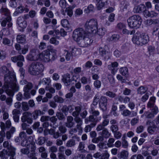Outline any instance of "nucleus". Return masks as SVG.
<instances>
[{
  "label": "nucleus",
  "instance_id": "nucleus-1",
  "mask_svg": "<svg viewBox=\"0 0 159 159\" xmlns=\"http://www.w3.org/2000/svg\"><path fill=\"white\" fill-rule=\"evenodd\" d=\"M5 74L3 87L6 89L7 94L10 96H13L14 92L19 91V87L16 84V80L14 72L13 70H3Z\"/></svg>",
  "mask_w": 159,
  "mask_h": 159
},
{
  "label": "nucleus",
  "instance_id": "nucleus-2",
  "mask_svg": "<svg viewBox=\"0 0 159 159\" xmlns=\"http://www.w3.org/2000/svg\"><path fill=\"white\" fill-rule=\"evenodd\" d=\"M21 145L23 147H30V152L28 155V157H31L35 155L36 147L32 137L30 136L27 139L23 140Z\"/></svg>",
  "mask_w": 159,
  "mask_h": 159
},
{
  "label": "nucleus",
  "instance_id": "nucleus-3",
  "mask_svg": "<svg viewBox=\"0 0 159 159\" xmlns=\"http://www.w3.org/2000/svg\"><path fill=\"white\" fill-rule=\"evenodd\" d=\"M127 22L130 28L137 29L140 26L142 19L139 15H134L129 18Z\"/></svg>",
  "mask_w": 159,
  "mask_h": 159
},
{
  "label": "nucleus",
  "instance_id": "nucleus-4",
  "mask_svg": "<svg viewBox=\"0 0 159 159\" xmlns=\"http://www.w3.org/2000/svg\"><path fill=\"white\" fill-rule=\"evenodd\" d=\"M86 29L90 34L96 33L98 29V22L96 19H91L87 21L85 25Z\"/></svg>",
  "mask_w": 159,
  "mask_h": 159
},
{
  "label": "nucleus",
  "instance_id": "nucleus-5",
  "mask_svg": "<svg viewBox=\"0 0 159 159\" xmlns=\"http://www.w3.org/2000/svg\"><path fill=\"white\" fill-rule=\"evenodd\" d=\"M56 50H53V52L52 54H50L48 50H45L39 53V59L41 60L48 62L50 60H54L56 58Z\"/></svg>",
  "mask_w": 159,
  "mask_h": 159
},
{
  "label": "nucleus",
  "instance_id": "nucleus-6",
  "mask_svg": "<svg viewBox=\"0 0 159 159\" xmlns=\"http://www.w3.org/2000/svg\"><path fill=\"white\" fill-rule=\"evenodd\" d=\"M92 35L91 34L86 33L77 43L81 47H87L90 45L93 42V40L91 38Z\"/></svg>",
  "mask_w": 159,
  "mask_h": 159
},
{
  "label": "nucleus",
  "instance_id": "nucleus-7",
  "mask_svg": "<svg viewBox=\"0 0 159 159\" xmlns=\"http://www.w3.org/2000/svg\"><path fill=\"white\" fill-rule=\"evenodd\" d=\"M87 33L82 28H79L75 29L73 32L72 37L78 43Z\"/></svg>",
  "mask_w": 159,
  "mask_h": 159
},
{
  "label": "nucleus",
  "instance_id": "nucleus-8",
  "mask_svg": "<svg viewBox=\"0 0 159 159\" xmlns=\"http://www.w3.org/2000/svg\"><path fill=\"white\" fill-rule=\"evenodd\" d=\"M146 124L148 125V131L151 134H153L156 131L157 129L159 128V125L154 120H148L146 122Z\"/></svg>",
  "mask_w": 159,
  "mask_h": 159
},
{
  "label": "nucleus",
  "instance_id": "nucleus-9",
  "mask_svg": "<svg viewBox=\"0 0 159 159\" xmlns=\"http://www.w3.org/2000/svg\"><path fill=\"white\" fill-rule=\"evenodd\" d=\"M77 78L76 75H73L71 78L70 75L66 74L63 76L62 81L66 86H69L73 81H76Z\"/></svg>",
  "mask_w": 159,
  "mask_h": 159
},
{
  "label": "nucleus",
  "instance_id": "nucleus-10",
  "mask_svg": "<svg viewBox=\"0 0 159 159\" xmlns=\"http://www.w3.org/2000/svg\"><path fill=\"white\" fill-rule=\"evenodd\" d=\"M39 53L38 50L33 49L31 50L30 54L27 55V58L30 61H36L39 59Z\"/></svg>",
  "mask_w": 159,
  "mask_h": 159
},
{
  "label": "nucleus",
  "instance_id": "nucleus-11",
  "mask_svg": "<svg viewBox=\"0 0 159 159\" xmlns=\"http://www.w3.org/2000/svg\"><path fill=\"white\" fill-rule=\"evenodd\" d=\"M32 114L30 112H25L22 114L21 118V121L23 122L26 121L28 123L31 124L33 122L32 118L31 117Z\"/></svg>",
  "mask_w": 159,
  "mask_h": 159
},
{
  "label": "nucleus",
  "instance_id": "nucleus-12",
  "mask_svg": "<svg viewBox=\"0 0 159 159\" xmlns=\"http://www.w3.org/2000/svg\"><path fill=\"white\" fill-rule=\"evenodd\" d=\"M107 98L105 96H102L100 98L99 107L103 111H105L107 110Z\"/></svg>",
  "mask_w": 159,
  "mask_h": 159
},
{
  "label": "nucleus",
  "instance_id": "nucleus-13",
  "mask_svg": "<svg viewBox=\"0 0 159 159\" xmlns=\"http://www.w3.org/2000/svg\"><path fill=\"white\" fill-rule=\"evenodd\" d=\"M109 154L107 151L101 154L100 152H96L93 155V157L97 159H108Z\"/></svg>",
  "mask_w": 159,
  "mask_h": 159
},
{
  "label": "nucleus",
  "instance_id": "nucleus-14",
  "mask_svg": "<svg viewBox=\"0 0 159 159\" xmlns=\"http://www.w3.org/2000/svg\"><path fill=\"white\" fill-rule=\"evenodd\" d=\"M74 120L77 123L76 127L78 130L79 134L80 135L83 132V128L81 126L83 124L82 120L79 117H76Z\"/></svg>",
  "mask_w": 159,
  "mask_h": 159
},
{
  "label": "nucleus",
  "instance_id": "nucleus-15",
  "mask_svg": "<svg viewBox=\"0 0 159 159\" xmlns=\"http://www.w3.org/2000/svg\"><path fill=\"white\" fill-rule=\"evenodd\" d=\"M29 11V9L27 7H25L22 5H20L16 9V11L13 13V15L15 16H17L19 14L23 13L24 11H25V12L27 13Z\"/></svg>",
  "mask_w": 159,
  "mask_h": 159
},
{
  "label": "nucleus",
  "instance_id": "nucleus-16",
  "mask_svg": "<svg viewBox=\"0 0 159 159\" xmlns=\"http://www.w3.org/2000/svg\"><path fill=\"white\" fill-rule=\"evenodd\" d=\"M141 45L147 43L149 40V37L147 34L143 33L140 34Z\"/></svg>",
  "mask_w": 159,
  "mask_h": 159
},
{
  "label": "nucleus",
  "instance_id": "nucleus-17",
  "mask_svg": "<svg viewBox=\"0 0 159 159\" xmlns=\"http://www.w3.org/2000/svg\"><path fill=\"white\" fill-rule=\"evenodd\" d=\"M17 22L19 26L22 28H25L27 26L26 22L24 20L22 16H20L18 17Z\"/></svg>",
  "mask_w": 159,
  "mask_h": 159
},
{
  "label": "nucleus",
  "instance_id": "nucleus-18",
  "mask_svg": "<svg viewBox=\"0 0 159 159\" xmlns=\"http://www.w3.org/2000/svg\"><path fill=\"white\" fill-rule=\"evenodd\" d=\"M16 148L12 146H11L8 148L7 155L10 157V159H16L14 157L16 155Z\"/></svg>",
  "mask_w": 159,
  "mask_h": 159
},
{
  "label": "nucleus",
  "instance_id": "nucleus-19",
  "mask_svg": "<svg viewBox=\"0 0 159 159\" xmlns=\"http://www.w3.org/2000/svg\"><path fill=\"white\" fill-rule=\"evenodd\" d=\"M12 113L14 121L16 122H18L19 120V115L20 114V111L18 109H15L12 110Z\"/></svg>",
  "mask_w": 159,
  "mask_h": 159
},
{
  "label": "nucleus",
  "instance_id": "nucleus-20",
  "mask_svg": "<svg viewBox=\"0 0 159 159\" xmlns=\"http://www.w3.org/2000/svg\"><path fill=\"white\" fill-rule=\"evenodd\" d=\"M101 119V116L95 118L92 115L90 116L89 117L85 119V123L87 124H88L89 122L94 123L93 122L95 121L96 122H97L100 121Z\"/></svg>",
  "mask_w": 159,
  "mask_h": 159
},
{
  "label": "nucleus",
  "instance_id": "nucleus-21",
  "mask_svg": "<svg viewBox=\"0 0 159 159\" xmlns=\"http://www.w3.org/2000/svg\"><path fill=\"white\" fill-rule=\"evenodd\" d=\"M129 155V153L128 151L124 150L118 154L117 157L120 159H127Z\"/></svg>",
  "mask_w": 159,
  "mask_h": 159
},
{
  "label": "nucleus",
  "instance_id": "nucleus-22",
  "mask_svg": "<svg viewBox=\"0 0 159 159\" xmlns=\"http://www.w3.org/2000/svg\"><path fill=\"white\" fill-rule=\"evenodd\" d=\"M73 120V118L72 116H68L67 118V121L66 123V126L69 128L72 127L75 124Z\"/></svg>",
  "mask_w": 159,
  "mask_h": 159
},
{
  "label": "nucleus",
  "instance_id": "nucleus-23",
  "mask_svg": "<svg viewBox=\"0 0 159 159\" xmlns=\"http://www.w3.org/2000/svg\"><path fill=\"white\" fill-rule=\"evenodd\" d=\"M146 9V7L143 4H140L135 6L134 9V11L135 13H140Z\"/></svg>",
  "mask_w": 159,
  "mask_h": 159
},
{
  "label": "nucleus",
  "instance_id": "nucleus-24",
  "mask_svg": "<svg viewBox=\"0 0 159 159\" xmlns=\"http://www.w3.org/2000/svg\"><path fill=\"white\" fill-rule=\"evenodd\" d=\"M140 34L136 33L132 38V41L133 43L137 45H141Z\"/></svg>",
  "mask_w": 159,
  "mask_h": 159
},
{
  "label": "nucleus",
  "instance_id": "nucleus-25",
  "mask_svg": "<svg viewBox=\"0 0 159 159\" xmlns=\"http://www.w3.org/2000/svg\"><path fill=\"white\" fill-rule=\"evenodd\" d=\"M43 4L45 7H48L50 5V0H38L37 4L38 5L42 6Z\"/></svg>",
  "mask_w": 159,
  "mask_h": 159
},
{
  "label": "nucleus",
  "instance_id": "nucleus-26",
  "mask_svg": "<svg viewBox=\"0 0 159 159\" xmlns=\"http://www.w3.org/2000/svg\"><path fill=\"white\" fill-rule=\"evenodd\" d=\"M147 90L148 88L147 87L142 86L137 89V93L140 95H142L146 93Z\"/></svg>",
  "mask_w": 159,
  "mask_h": 159
},
{
  "label": "nucleus",
  "instance_id": "nucleus-27",
  "mask_svg": "<svg viewBox=\"0 0 159 159\" xmlns=\"http://www.w3.org/2000/svg\"><path fill=\"white\" fill-rule=\"evenodd\" d=\"M31 114L34 119H36L39 116L43 114V112L39 110H36Z\"/></svg>",
  "mask_w": 159,
  "mask_h": 159
},
{
  "label": "nucleus",
  "instance_id": "nucleus-28",
  "mask_svg": "<svg viewBox=\"0 0 159 159\" xmlns=\"http://www.w3.org/2000/svg\"><path fill=\"white\" fill-rule=\"evenodd\" d=\"M100 134L103 138H108L111 135V134L109 132L108 129L106 128L100 132Z\"/></svg>",
  "mask_w": 159,
  "mask_h": 159
},
{
  "label": "nucleus",
  "instance_id": "nucleus-29",
  "mask_svg": "<svg viewBox=\"0 0 159 159\" xmlns=\"http://www.w3.org/2000/svg\"><path fill=\"white\" fill-rule=\"evenodd\" d=\"M96 108L95 107H91L89 110V112L92 114V116H99L100 114V112L98 111H96L95 110Z\"/></svg>",
  "mask_w": 159,
  "mask_h": 159
},
{
  "label": "nucleus",
  "instance_id": "nucleus-30",
  "mask_svg": "<svg viewBox=\"0 0 159 159\" xmlns=\"http://www.w3.org/2000/svg\"><path fill=\"white\" fill-rule=\"evenodd\" d=\"M156 98L155 97H151L149 100V101L147 104V107L149 108H151L154 107L155 103V102Z\"/></svg>",
  "mask_w": 159,
  "mask_h": 159
},
{
  "label": "nucleus",
  "instance_id": "nucleus-31",
  "mask_svg": "<svg viewBox=\"0 0 159 159\" xmlns=\"http://www.w3.org/2000/svg\"><path fill=\"white\" fill-rule=\"evenodd\" d=\"M16 39L18 43H23L25 41V36L23 34L18 35Z\"/></svg>",
  "mask_w": 159,
  "mask_h": 159
},
{
  "label": "nucleus",
  "instance_id": "nucleus-32",
  "mask_svg": "<svg viewBox=\"0 0 159 159\" xmlns=\"http://www.w3.org/2000/svg\"><path fill=\"white\" fill-rule=\"evenodd\" d=\"M96 125V123H93L90 125L86 126L84 129V131L85 132L87 133L91 131V128L94 127Z\"/></svg>",
  "mask_w": 159,
  "mask_h": 159
},
{
  "label": "nucleus",
  "instance_id": "nucleus-33",
  "mask_svg": "<svg viewBox=\"0 0 159 159\" xmlns=\"http://www.w3.org/2000/svg\"><path fill=\"white\" fill-rule=\"evenodd\" d=\"M75 145V141L73 139H70L66 143L67 147H71Z\"/></svg>",
  "mask_w": 159,
  "mask_h": 159
},
{
  "label": "nucleus",
  "instance_id": "nucleus-34",
  "mask_svg": "<svg viewBox=\"0 0 159 159\" xmlns=\"http://www.w3.org/2000/svg\"><path fill=\"white\" fill-rule=\"evenodd\" d=\"M75 111L72 113V115L75 117H78L81 111V108L79 106L76 107H75Z\"/></svg>",
  "mask_w": 159,
  "mask_h": 159
},
{
  "label": "nucleus",
  "instance_id": "nucleus-35",
  "mask_svg": "<svg viewBox=\"0 0 159 159\" xmlns=\"http://www.w3.org/2000/svg\"><path fill=\"white\" fill-rule=\"evenodd\" d=\"M11 16L7 17L4 19L1 22V25L3 27H5L7 22H11Z\"/></svg>",
  "mask_w": 159,
  "mask_h": 159
},
{
  "label": "nucleus",
  "instance_id": "nucleus-36",
  "mask_svg": "<svg viewBox=\"0 0 159 159\" xmlns=\"http://www.w3.org/2000/svg\"><path fill=\"white\" fill-rule=\"evenodd\" d=\"M53 99L55 102L60 103H62L64 102L63 98L58 95L55 96L53 98Z\"/></svg>",
  "mask_w": 159,
  "mask_h": 159
},
{
  "label": "nucleus",
  "instance_id": "nucleus-37",
  "mask_svg": "<svg viewBox=\"0 0 159 159\" xmlns=\"http://www.w3.org/2000/svg\"><path fill=\"white\" fill-rule=\"evenodd\" d=\"M0 12L2 13H3L4 14L8 17L10 16V13L9 10L6 8L2 7L0 10Z\"/></svg>",
  "mask_w": 159,
  "mask_h": 159
},
{
  "label": "nucleus",
  "instance_id": "nucleus-38",
  "mask_svg": "<svg viewBox=\"0 0 159 159\" xmlns=\"http://www.w3.org/2000/svg\"><path fill=\"white\" fill-rule=\"evenodd\" d=\"M99 101V97L98 96L96 95L93 98V103L91 105V107H95L96 108V106L97 105L98 102Z\"/></svg>",
  "mask_w": 159,
  "mask_h": 159
},
{
  "label": "nucleus",
  "instance_id": "nucleus-39",
  "mask_svg": "<svg viewBox=\"0 0 159 159\" xmlns=\"http://www.w3.org/2000/svg\"><path fill=\"white\" fill-rule=\"evenodd\" d=\"M20 151L21 153L24 155H28V156L30 152V151L29 148L28 147L23 148L21 149Z\"/></svg>",
  "mask_w": 159,
  "mask_h": 159
},
{
  "label": "nucleus",
  "instance_id": "nucleus-40",
  "mask_svg": "<svg viewBox=\"0 0 159 159\" xmlns=\"http://www.w3.org/2000/svg\"><path fill=\"white\" fill-rule=\"evenodd\" d=\"M121 140L122 141L121 144L122 147L125 148H127L128 146V143L127 141L125 140V137H123Z\"/></svg>",
  "mask_w": 159,
  "mask_h": 159
},
{
  "label": "nucleus",
  "instance_id": "nucleus-41",
  "mask_svg": "<svg viewBox=\"0 0 159 159\" xmlns=\"http://www.w3.org/2000/svg\"><path fill=\"white\" fill-rule=\"evenodd\" d=\"M115 141V139L113 138H110L107 143V145L109 147H112L114 146V143Z\"/></svg>",
  "mask_w": 159,
  "mask_h": 159
},
{
  "label": "nucleus",
  "instance_id": "nucleus-42",
  "mask_svg": "<svg viewBox=\"0 0 159 159\" xmlns=\"http://www.w3.org/2000/svg\"><path fill=\"white\" fill-rule=\"evenodd\" d=\"M33 85L31 83H28V84L24 86L23 90L29 91V90L32 89Z\"/></svg>",
  "mask_w": 159,
  "mask_h": 159
},
{
  "label": "nucleus",
  "instance_id": "nucleus-43",
  "mask_svg": "<svg viewBox=\"0 0 159 159\" xmlns=\"http://www.w3.org/2000/svg\"><path fill=\"white\" fill-rule=\"evenodd\" d=\"M103 140L104 138L101 136H99L97 138L93 139L92 140V141L93 143H97L99 141H103Z\"/></svg>",
  "mask_w": 159,
  "mask_h": 159
},
{
  "label": "nucleus",
  "instance_id": "nucleus-44",
  "mask_svg": "<svg viewBox=\"0 0 159 159\" xmlns=\"http://www.w3.org/2000/svg\"><path fill=\"white\" fill-rule=\"evenodd\" d=\"M142 154L143 156L145 157L149 155L148 148V147L143 148L142 149Z\"/></svg>",
  "mask_w": 159,
  "mask_h": 159
},
{
  "label": "nucleus",
  "instance_id": "nucleus-45",
  "mask_svg": "<svg viewBox=\"0 0 159 159\" xmlns=\"http://www.w3.org/2000/svg\"><path fill=\"white\" fill-rule=\"evenodd\" d=\"M45 138L43 137H39L37 140V143L39 145H41L45 143Z\"/></svg>",
  "mask_w": 159,
  "mask_h": 159
},
{
  "label": "nucleus",
  "instance_id": "nucleus-46",
  "mask_svg": "<svg viewBox=\"0 0 159 159\" xmlns=\"http://www.w3.org/2000/svg\"><path fill=\"white\" fill-rule=\"evenodd\" d=\"M22 108V110L24 111H27L29 110V107L27 102H23L21 103Z\"/></svg>",
  "mask_w": 159,
  "mask_h": 159
},
{
  "label": "nucleus",
  "instance_id": "nucleus-47",
  "mask_svg": "<svg viewBox=\"0 0 159 159\" xmlns=\"http://www.w3.org/2000/svg\"><path fill=\"white\" fill-rule=\"evenodd\" d=\"M94 10V8L93 6L91 4L88 6L87 9H85L84 11H85L86 13H89L90 12L93 11Z\"/></svg>",
  "mask_w": 159,
  "mask_h": 159
},
{
  "label": "nucleus",
  "instance_id": "nucleus-48",
  "mask_svg": "<svg viewBox=\"0 0 159 159\" xmlns=\"http://www.w3.org/2000/svg\"><path fill=\"white\" fill-rule=\"evenodd\" d=\"M144 115L147 118H152L154 117V114L151 112H149L148 111L145 112L143 115L142 116L143 117Z\"/></svg>",
  "mask_w": 159,
  "mask_h": 159
},
{
  "label": "nucleus",
  "instance_id": "nucleus-49",
  "mask_svg": "<svg viewBox=\"0 0 159 159\" xmlns=\"http://www.w3.org/2000/svg\"><path fill=\"white\" fill-rule=\"evenodd\" d=\"M65 12L70 17L73 15V11L72 9L70 7L66 8L65 10Z\"/></svg>",
  "mask_w": 159,
  "mask_h": 159
},
{
  "label": "nucleus",
  "instance_id": "nucleus-50",
  "mask_svg": "<svg viewBox=\"0 0 159 159\" xmlns=\"http://www.w3.org/2000/svg\"><path fill=\"white\" fill-rule=\"evenodd\" d=\"M106 32L105 29L104 28H99L98 30L97 33L100 36H103L105 34V32Z\"/></svg>",
  "mask_w": 159,
  "mask_h": 159
},
{
  "label": "nucleus",
  "instance_id": "nucleus-51",
  "mask_svg": "<svg viewBox=\"0 0 159 159\" xmlns=\"http://www.w3.org/2000/svg\"><path fill=\"white\" fill-rule=\"evenodd\" d=\"M99 53L100 55L102 57H103L106 54V51L104 48L100 47L99 49Z\"/></svg>",
  "mask_w": 159,
  "mask_h": 159
},
{
  "label": "nucleus",
  "instance_id": "nucleus-52",
  "mask_svg": "<svg viewBox=\"0 0 159 159\" xmlns=\"http://www.w3.org/2000/svg\"><path fill=\"white\" fill-rule=\"evenodd\" d=\"M50 43L57 45L59 44V41L56 39V38L54 37L51 38L49 40Z\"/></svg>",
  "mask_w": 159,
  "mask_h": 159
},
{
  "label": "nucleus",
  "instance_id": "nucleus-53",
  "mask_svg": "<svg viewBox=\"0 0 159 159\" xmlns=\"http://www.w3.org/2000/svg\"><path fill=\"white\" fill-rule=\"evenodd\" d=\"M108 78L111 86H113L115 84V81L114 78L112 75H109Z\"/></svg>",
  "mask_w": 159,
  "mask_h": 159
},
{
  "label": "nucleus",
  "instance_id": "nucleus-54",
  "mask_svg": "<svg viewBox=\"0 0 159 159\" xmlns=\"http://www.w3.org/2000/svg\"><path fill=\"white\" fill-rule=\"evenodd\" d=\"M59 3L61 8H65L66 6V2L65 0H60Z\"/></svg>",
  "mask_w": 159,
  "mask_h": 159
},
{
  "label": "nucleus",
  "instance_id": "nucleus-55",
  "mask_svg": "<svg viewBox=\"0 0 159 159\" xmlns=\"http://www.w3.org/2000/svg\"><path fill=\"white\" fill-rule=\"evenodd\" d=\"M2 43L4 45H7L9 46H10L11 45L10 40L6 38L3 39Z\"/></svg>",
  "mask_w": 159,
  "mask_h": 159
},
{
  "label": "nucleus",
  "instance_id": "nucleus-56",
  "mask_svg": "<svg viewBox=\"0 0 159 159\" xmlns=\"http://www.w3.org/2000/svg\"><path fill=\"white\" fill-rule=\"evenodd\" d=\"M41 82L44 85H46V86H49L50 85V81L49 79L46 78H44L41 81Z\"/></svg>",
  "mask_w": 159,
  "mask_h": 159
},
{
  "label": "nucleus",
  "instance_id": "nucleus-57",
  "mask_svg": "<svg viewBox=\"0 0 159 159\" xmlns=\"http://www.w3.org/2000/svg\"><path fill=\"white\" fill-rule=\"evenodd\" d=\"M120 38V36L119 34H114L111 37V39L114 42L117 41Z\"/></svg>",
  "mask_w": 159,
  "mask_h": 159
},
{
  "label": "nucleus",
  "instance_id": "nucleus-58",
  "mask_svg": "<svg viewBox=\"0 0 159 159\" xmlns=\"http://www.w3.org/2000/svg\"><path fill=\"white\" fill-rule=\"evenodd\" d=\"M41 70H29L28 72L31 75H37L39 74L40 73ZM42 72H41V73Z\"/></svg>",
  "mask_w": 159,
  "mask_h": 159
},
{
  "label": "nucleus",
  "instance_id": "nucleus-59",
  "mask_svg": "<svg viewBox=\"0 0 159 159\" xmlns=\"http://www.w3.org/2000/svg\"><path fill=\"white\" fill-rule=\"evenodd\" d=\"M24 91V99H27L30 98L31 97L30 95L29 91L25 90H23Z\"/></svg>",
  "mask_w": 159,
  "mask_h": 159
},
{
  "label": "nucleus",
  "instance_id": "nucleus-60",
  "mask_svg": "<svg viewBox=\"0 0 159 159\" xmlns=\"http://www.w3.org/2000/svg\"><path fill=\"white\" fill-rule=\"evenodd\" d=\"M45 89L46 90L49 91V93H54L55 92V90L54 88L51 87L50 85L49 86H46L45 87Z\"/></svg>",
  "mask_w": 159,
  "mask_h": 159
},
{
  "label": "nucleus",
  "instance_id": "nucleus-61",
  "mask_svg": "<svg viewBox=\"0 0 159 159\" xmlns=\"http://www.w3.org/2000/svg\"><path fill=\"white\" fill-rule=\"evenodd\" d=\"M96 4L98 9L99 10L101 9L104 5V2H102V0L101 1V2H98V3H96Z\"/></svg>",
  "mask_w": 159,
  "mask_h": 159
},
{
  "label": "nucleus",
  "instance_id": "nucleus-62",
  "mask_svg": "<svg viewBox=\"0 0 159 159\" xmlns=\"http://www.w3.org/2000/svg\"><path fill=\"white\" fill-rule=\"evenodd\" d=\"M93 84L95 88L99 89L101 87V82L100 81L97 80L94 81Z\"/></svg>",
  "mask_w": 159,
  "mask_h": 159
},
{
  "label": "nucleus",
  "instance_id": "nucleus-63",
  "mask_svg": "<svg viewBox=\"0 0 159 159\" xmlns=\"http://www.w3.org/2000/svg\"><path fill=\"white\" fill-rule=\"evenodd\" d=\"M61 23L62 26L64 27H68L69 22L68 20L66 19L62 20L61 21Z\"/></svg>",
  "mask_w": 159,
  "mask_h": 159
},
{
  "label": "nucleus",
  "instance_id": "nucleus-64",
  "mask_svg": "<svg viewBox=\"0 0 159 159\" xmlns=\"http://www.w3.org/2000/svg\"><path fill=\"white\" fill-rule=\"evenodd\" d=\"M130 111L128 109H125L121 113V114L124 116H127L130 115Z\"/></svg>",
  "mask_w": 159,
  "mask_h": 159
}]
</instances>
